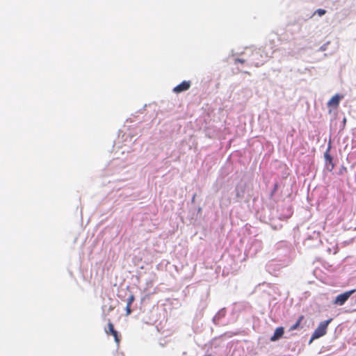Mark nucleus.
<instances>
[{
  "mask_svg": "<svg viewBox=\"0 0 356 356\" xmlns=\"http://www.w3.org/2000/svg\"><path fill=\"white\" fill-rule=\"evenodd\" d=\"M332 318H330L327 321H322L319 323L317 328L314 330L312 335V338L309 341V343L312 342L313 340L316 339H318L323 336H324L327 333V328L328 325L331 323Z\"/></svg>",
  "mask_w": 356,
  "mask_h": 356,
  "instance_id": "1",
  "label": "nucleus"
},
{
  "mask_svg": "<svg viewBox=\"0 0 356 356\" xmlns=\"http://www.w3.org/2000/svg\"><path fill=\"white\" fill-rule=\"evenodd\" d=\"M355 291V289H353L338 295L333 301V304L339 306L343 305Z\"/></svg>",
  "mask_w": 356,
  "mask_h": 356,
  "instance_id": "2",
  "label": "nucleus"
},
{
  "mask_svg": "<svg viewBox=\"0 0 356 356\" xmlns=\"http://www.w3.org/2000/svg\"><path fill=\"white\" fill-rule=\"evenodd\" d=\"M105 332L107 334H111L113 336L115 341L117 344H119L120 342V338L118 334V332L114 329L113 324L109 320L108 322V327L107 329H105Z\"/></svg>",
  "mask_w": 356,
  "mask_h": 356,
  "instance_id": "3",
  "label": "nucleus"
},
{
  "mask_svg": "<svg viewBox=\"0 0 356 356\" xmlns=\"http://www.w3.org/2000/svg\"><path fill=\"white\" fill-rule=\"evenodd\" d=\"M191 86V81H184L173 88V92L175 93H180L184 91L188 90Z\"/></svg>",
  "mask_w": 356,
  "mask_h": 356,
  "instance_id": "4",
  "label": "nucleus"
},
{
  "mask_svg": "<svg viewBox=\"0 0 356 356\" xmlns=\"http://www.w3.org/2000/svg\"><path fill=\"white\" fill-rule=\"evenodd\" d=\"M343 98V95L336 94L327 102L328 107L338 108L340 100Z\"/></svg>",
  "mask_w": 356,
  "mask_h": 356,
  "instance_id": "5",
  "label": "nucleus"
},
{
  "mask_svg": "<svg viewBox=\"0 0 356 356\" xmlns=\"http://www.w3.org/2000/svg\"><path fill=\"white\" fill-rule=\"evenodd\" d=\"M284 332V328L282 327H279L276 328L274 334L270 337V341H275L278 340L280 338L282 337Z\"/></svg>",
  "mask_w": 356,
  "mask_h": 356,
  "instance_id": "6",
  "label": "nucleus"
},
{
  "mask_svg": "<svg viewBox=\"0 0 356 356\" xmlns=\"http://www.w3.org/2000/svg\"><path fill=\"white\" fill-rule=\"evenodd\" d=\"M325 166L329 171H332L334 169V163L333 162L334 157H325Z\"/></svg>",
  "mask_w": 356,
  "mask_h": 356,
  "instance_id": "7",
  "label": "nucleus"
},
{
  "mask_svg": "<svg viewBox=\"0 0 356 356\" xmlns=\"http://www.w3.org/2000/svg\"><path fill=\"white\" fill-rule=\"evenodd\" d=\"M303 319H304V316L301 315L298 318V320L297 321V322L290 327L289 330L293 331V330H297L299 327L300 323L302 322V321Z\"/></svg>",
  "mask_w": 356,
  "mask_h": 356,
  "instance_id": "8",
  "label": "nucleus"
},
{
  "mask_svg": "<svg viewBox=\"0 0 356 356\" xmlns=\"http://www.w3.org/2000/svg\"><path fill=\"white\" fill-rule=\"evenodd\" d=\"M135 300V297L133 294H131L127 300V305L131 306L132 303Z\"/></svg>",
  "mask_w": 356,
  "mask_h": 356,
  "instance_id": "9",
  "label": "nucleus"
},
{
  "mask_svg": "<svg viewBox=\"0 0 356 356\" xmlns=\"http://www.w3.org/2000/svg\"><path fill=\"white\" fill-rule=\"evenodd\" d=\"M326 13L325 10L319 8L316 10L315 13L318 14L319 16H323Z\"/></svg>",
  "mask_w": 356,
  "mask_h": 356,
  "instance_id": "10",
  "label": "nucleus"
},
{
  "mask_svg": "<svg viewBox=\"0 0 356 356\" xmlns=\"http://www.w3.org/2000/svg\"><path fill=\"white\" fill-rule=\"evenodd\" d=\"M131 313V306L127 305L126 306V314L128 316Z\"/></svg>",
  "mask_w": 356,
  "mask_h": 356,
  "instance_id": "11",
  "label": "nucleus"
},
{
  "mask_svg": "<svg viewBox=\"0 0 356 356\" xmlns=\"http://www.w3.org/2000/svg\"><path fill=\"white\" fill-rule=\"evenodd\" d=\"M235 62H236V63H243L245 62V60H243V59L237 58V59H236V60H235Z\"/></svg>",
  "mask_w": 356,
  "mask_h": 356,
  "instance_id": "12",
  "label": "nucleus"
},
{
  "mask_svg": "<svg viewBox=\"0 0 356 356\" xmlns=\"http://www.w3.org/2000/svg\"><path fill=\"white\" fill-rule=\"evenodd\" d=\"M195 197V195L193 197V201H194Z\"/></svg>",
  "mask_w": 356,
  "mask_h": 356,
  "instance_id": "13",
  "label": "nucleus"
}]
</instances>
